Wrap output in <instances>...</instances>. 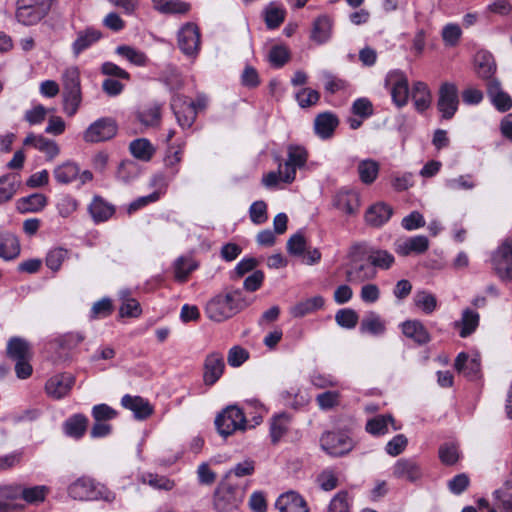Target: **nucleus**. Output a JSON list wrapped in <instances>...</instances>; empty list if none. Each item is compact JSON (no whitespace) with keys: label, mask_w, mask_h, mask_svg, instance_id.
<instances>
[{"label":"nucleus","mask_w":512,"mask_h":512,"mask_svg":"<svg viewBox=\"0 0 512 512\" xmlns=\"http://www.w3.org/2000/svg\"><path fill=\"white\" fill-rule=\"evenodd\" d=\"M153 8L162 14L184 15L187 14L191 5L182 0H152Z\"/></svg>","instance_id":"28"},{"label":"nucleus","mask_w":512,"mask_h":512,"mask_svg":"<svg viewBox=\"0 0 512 512\" xmlns=\"http://www.w3.org/2000/svg\"><path fill=\"white\" fill-rule=\"evenodd\" d=\"M25 146H33L35 149L44 153L47 160H53L60 153L58 144L51 139L45 138L42 135L29 134L24 139Z\"/></svg>","instance_id":"20"},{"label":"nucleus","mask_w":512,"mask_h":512,"mask_svg":"<svg viewBox=\"0 0 512 512\" xmlns=\"http://www.w3.org/2000/svg\"><path fill=\"white\" fill-rule=\"evenodd\" d=\"M364 245L355 244L351 247L350 263L347 265L346 280L352 284H360L376 276V270L370 263H360V255L364 254Z\"/></svg>","instance_id":"3"},{"label":"nucleus","mask_w":512,"mask_h":512,"mask_svg":"<svg viewBox=\"0 0 512 512\" xmlns=\"http://www.w3.org/2000/svg\"><path fill=\"white\" fill-rule=\"evenodd\" d=\"M178 46L187 56H196L200 50V32L194 23L184 24L178 32Z\"/></svg>","instance_id":"12"},{"label":"nucleus","mask_w":512,"mask_h":512,"mask_svg":"<svg viewBox=\"0 0 512 512\" xmlns=\"http://www.w3.org/2000/svg\"><path fill=\"white\" fill-rule=\"evenodd\" d=\"M351 112L353 115L348 117L347 122L352 130H356L364 120L373 115L374 107L368 98H357L352 104Z\"/></svg>","instance_id":"17"},{"label":"nucleus","mask_w":512,"mask_h":512,"mask_svg":"<svg viewBox=\"0 0 512 512\" xmlns=\"http://www.w3.org/2000/svg\"><path fill=\"white\" fill-rule=\"evenodd\" d=\"M332 23L329 17L320 16L313 24L311 39L319 44L325 43L331 34Z\"/></svg>","instance_id":"40"},{"label":"nucleus","mask_w":512,"mask_h":512,"mask_svg":"<svg viewBox=\"0 0 512 512\" xmlns=\"http://www.w3.org/2000/svg\"><path fill=\"white\" fill-rule=\"evenodd\" d=\"M118 125L112 117H101L92 122L83 132V140L87 143L109 141L116 136Z\"/></svg>","instance_id":"8"},{"label":"nucleus","mask_w":512,"mask_h":512,"mask_svg":"<svg viewBox=\"0 0 512 512\" xmlns=\"http://www.w3.org/2000/svg\"><path fill=\"white\" fill-rule=\"evenodd\" d=\"M392 208L385 203H376L370 206L365 213V221L373 227L384 225L392 216Z\"/></svg>","instance_id":"24"},{"label":"nucleus","mask_w":512,"mask_h":512,"mask_svg":"<svg viewBox=\"0 0 512 512\" xmlns=\"http://www.w3.org/2000/svg\"><path fill=\"white\" fill-rule=\"evenodd\" d=\"M138 121L145 127H156L161 121V108L157 104L143 106L136 113Z\"/></svg>","instance_id":"35"},{"label":"nucleus","mask_w":512,"mask_h":512,"mask_svg":"<svg viewBox=\"0 0 512 512\" xmlns=\"http://www.w3.org/2000/svg\"><path fill=\"white\" fill-rule=\"evenodd\" d=\"M319 487L324 491H331L338 486V477L331 469L323 470L316 479Z\"/></svg>","instance_id":"64"},{"label":"nucleus","mask_w":512,"mask_h":512,"mask_svg":"<svg viewBox=\"0 0 512 512\" xmlns=\"http://www.w3.org/2000/svg\"><path fill=\"white\" fill-rule=\"evenodd\" d=\"M393 423L391 415H378L367 422L366 431L374 436L384 435L388 433V425Z\"/></svg>","instance_id":"48"},{"label":"nucleus","mask_w":512,"mask_h":512,"mask_svg":"<svg viewBox=\"0 0 512 512\" xmlns=\"http://www.w3.org/2000/svg\"><path fill=\"white\" fill-rule=\"evenodd\" d=\"M403 334L413 339L418 344H426L430 341V335L424 325L417 320L405 321L401 325Z\"/></svg>","instance_id":"31"},{"label":"nucleus","mask_w":512,"mask_h":512,"mask_svg":"<svg viewBox=\"0 0 512 512\" xmlns=\"http://www.w3.org/2000/svg\"><path fill=\"white\" fill-rule=\"evenodd\" d=\"M324 305V299L321 296H314L304 301L297 303L291 309V314L294 317H303L307 314L317 311Z\"/></svg>","instance_id":"44"},{"label":"nucleus","mask_w":512,"mask_h":512,"mask_svg":"<svg viewBox=\"0 0 512 512\" xmlns=\"http://www.w3.org/2000/svg\"><path fill=\"white\" fill-rule=\"evenodd\" d=\"M128 290L120 291L122 305L119 313L122 317H138L141 314V307L137 300L129 297Z\"/></svg>","instance_id":"51"},{"label":"nucleus","mask_w":512,"mask_h":512,"mask_svg":"<svg viewBox=\"0 0 512 512\" xmlns=\"http://www.w3.org/2000/svg\"><path fill=\"white\" fill-rule=\"evenodd\" d=\"M69 251L62 247L51 249L46 255V266L53 272L60 270L62 263L68 258Z\"/></svg>","instance_id":"54"},{"label":"nucleus","mask_w":512,"mask_h":512,"mask_svg":"<svg viewBox=\"0 0 512 512\" xmlns=\"http://www.w3.org/2000/svg\"><path fill=\"white\" fill-rule=\"evenodd\" d=\"M320 446L327 454L340 457L354 448V441L344 431H328L320 437Z\"/></svg>","instance_id":"7"},{"label":"nucleus","mask_w":512,"mask_h":512,"mask_svg":"<svg viewBox=\"0 0 512 512\" xmlns=\"http://www.w3.org/2000/svg\"><path fill=\"white\" fill-rule=\"evenodd\" d=\"M267 28H278L285 19V10L282 6L272 2L263 11Z\"/></svg>","instance_id":"43"},{"label":"nucleus","mask_w":512,"mask_h":512,"mask_svg":"<svg viewBox=\"0 0 512 512\" xmlns=\"http://www.w3.org/2000/svg\"><path fill=\"white\" fill-rule=\"evenodd\" d=\"M129 151L134 158L148 162L152 159L156 149L148 139L138 138L130 142Z\"/></svg>","instance_id":"32"},{"label":"nucleus","mask_w":512,"mask_h":512,"mask_svg":"<svg viewBox=\"0 0 512 512\" xmlns=\"http://www.w3.org/2000/svg\"><path fill=\"white\" fill-rule=\"evenodd\" d=\"M352 498L345 490L336 493L330 500L326 512H351Z\"/></svg>","instance_id":"49"},{"label":"nucleus","mask_w":512,"mask_h":512,"mask_svg":"<svg viewBox=\"0 0 512 512\" xmlns=\"http://www.w3.org/2000/svg\"><path fill=\"white\" fill-rule=\"evenodd\" d=\"M438 455L444 465L452 466L460 458L459 447L455 443H444L439 447Z\"/></svg>","instance_id":"53"},{"label":"nucleus","mask_w":512,"mask_h":512,"mask_svg":"<svg viewBox=\"0 0 512 512\" xmlns=\"http://www.w3.org/2000/svg\"><path fill=\"white\" fill-rule=\"evenodd\" d=\"M7 354L9 358L14 361L30 359L31 352L29 343L20 337H13L7 344Z\"/></svg>","instance_id":"36"},{"label":"nucleus","mask_w":512,"mask_h":512,"mask_svg":"<svg viewBox=\"0 0 512 512\" xmlns=\"http://www.w3.org/2000/svg\"><path fill=\"white\" fill-rule=\"evenodd\" d=\"M215 425L221 436L228 437L235 432L245 431L247 421L244 412L239 407L232 405L216 417Z\"/></svg>","instance_id":"6"},{"label":"nucleus","mask_w":512,"mask_h":512,"mask_svg":"<svg viewBox=\"0 0 512 512\" xmlns=\"http://www.w3.org/2000/svg\"><path fill=\"white\" fill-rule=\"evenodd\" d=\"M206 98H172L171 108L182 128H190L199 111L206 107Z\"/></svg>","instance_id":"4"},{"label":"nucleus","mask_w":512,"mask_h":512,"mask_svg":"<svg viewBox=\"0 0 512 512\" xmlns=\"http://www.w3.org/2000/svg\"><path fill=\"white\" fill-rule=\"evenodd\" d=\"M414 302L425 314H431L437 307L436 297L427 291H418L415 294Z\"/></svg>","instance_id":"57"},{"label":"nucleus","mask_w":512,"mask_h":512,"mask_svg":"<svg viewBox=\"0 0 512 512\" xmlns=\"http://www.w3.org/2000/svg\"><path fill=\"white\" fill-rule=\"evenodd\" d=\"M340 393L338 391H325L316 397L320 409L330 410L339 404Z\"/></svg>","instance_id":"63"},{"label":"nucleus","mask_w":512,"mask_h":512,"mask_svg":"<svg viewBox=\"0 0 512 512\" xmlns=\"http://www.w3.org/2000/svg\"><path fill=\"white\" fill-rule=\"evenodd\" d=\"M121 404L124 408L131 410L138 420L148 418L153 412L149 402L140 396L126 394L122 397Z\"/></svg>","instance_id":"21"},{"label":"nucleus","mask_w":512,"mask_h":512,"mask_svg":"<svg viewBox=\"0 0 512 512\" xmlns=\"http://www.w3.org/2000/svg\"><path fill=\"white\" fill-rule=\"evenodd\" d=\"M143 483H147L155 489L169 491L174 487V481L170 480L165 476L148 473L142 476Z\"/></svg>","instance_id":"60"},{"label":"nucleus","mask_w":512,"mask_h":512,"mask_svg":"<svg viewBox=\"0 0 512 512\" xmlns=\"http://www.w3.org/2000/svg\"><path fill=\"white\" fill-rule=\"evenodd\" d=\"M47 205V197L41 193H34L21 197L16 201V210L21 214L40 212Z\"/></svg>","instance_id":"27"},{"label":"nucleus","mask_w":512,"mask_h":512,"mask_svg":"<svg viewBox=\"0 0 512 512\" xmlns=\"http://www.w3.org/2000/svg\"><path fill=\"white\" fill-rule=\"evenodd\" d=\"M480 316L476 311L469 308L462 312L461 320L455 322V327H460L459 335L466 338L471 335L479 325Z\"/></svg>","instance_id":"34"},{"label":"nucleus","mask_w":512,"mask_h":512,"mask_svg":"<svg viewBox=\"0 0 512 512\" xmlns=\"http://www.w3.org/2000/svg\"><path fill=\"white\" fill-rule=\"evenodd\" d=\"M275 507L279 512H310L304 498L293 491L280 495Z\"/></svg>","instance_id":"19"},{"label":"nucleus","mask_w":512,"mask_h":512,"mask_svg":"<svg viewBox=\"0 0 512 512\" xmlns=\"http://www.w3.org/2000/svg\"><path fill=\"white\" fill-rule=\"evenodd\" d=\"M357 171L360 180L364 184H372L379 173V163L373 159H364L359 161Z\"/></svg>","instance_id":"42"},{"label":"nucleus","mask_w":512,"mask_h":512,"mask_svg":"<svg viewBox=\"0 0 512 512\" xmlns=\"http://www.w3.org/2000/svg\"><path fill=\"white\" fill-rule=\"evenodd\" d=\"M339 125L338 117L331 112H324L317 115L314 120L315 133L321 139H329L333 136L335 129Z\"/></svg>","instance_id":"22"},{"label":"nucleus","mask_w":512,"mask_h":512,"mask_svg":"<svg viewBox=\"0 0 512 512\" xmlns=\"http://www.w3.org/2000/svg\"><path fill=\"white\" fill-rule=\"evenodd\" d=\"M289 426V416L287 414H280L273 418L270 425V436L274 444L278 443L280 439L286 434Z\"/></svg>","instance_id":"50"},{"label":"nucleus","mask_w":512,"mask_h":512,"mask_svg":"<svg viewBox=\"0 0 512 512\" xmlns=\"http://www.w3.org/2000/svg\"><path fill=\"white\" fill-rule=\"evenodd\" d=\"M20 254L18 238L10 231L0 229V258L9 261Z\"/></svg>","instance_id":"23"},{"label":"nucleus","mask_w":512,"mask_h":512,"mask_svg":"<svg viewBox=\"0 0 512 512\" xmlns=\"http://www.w3.org/2000/svg\"><path fill=\"white\" fill-rule=\"evenodd\" d=\"M441 35L446 46L454 47L458 44L462 31L458 24L449 23L443 27Z\"/></svg>","instance_id":"62"},{"label":"nucleus","mask_w":512,"mask_h":512,"mask_svg":"<svg viewBox=\"0 0 512 512\" xmlns=\"http://www.w3.org/2000/svg\"><path fill=\"white\" fill-rule=\"evenodd\" d=\"M224 369V358L220 353L213 352L207 355L204 361V384L207 386L214 385L222 376Z\"/></svg>","instance_id":"16"},{"label":"nucleus","mask_w":512,"mask_h":512,"mask_svg":"<svg viewBox=\"0 0 512 512\" xmlns=\"http://www.w3.org/2000/svg\"><path fill=\"white\" fill-rule=\"evenodd\" d=\"M102 37L101 31L88 27L85 30L79 31L77 37L72 44V51L75 56H78L84 50L88 49L94 43L99 41Z\"/></svg>","instance_id":"26"},{"label":"nucleus","mask_w":512,"mask_h":512,"mask_svg":"<svg viewBox=\"0 0 512 512\" xmlns=\"http://www.w3.org/2000/svg\"><path fill=\"white\" fill-rule=\"evenodd\" d=\"M308 153L305 148L297 145H289L287 159L282 163L285 169L284 183L290 184L296 178V171L305 166Z\"/></svg>","instance_id":"11"},{"label":"nucleus","mask_w":512,"mask_h":512,"mask_svg":"<svg viewBox=\"0 0 512 512\" xmlns=\"http://www.w3.org/2000/svg\"><path fill=\"white\" fill-rule=\"evenodd\" d=\"M116 53L137 66H143L147 61V57L143 52L128 45L118 46L116 48Z\"/></svg>","instance_id":"55"},{"label":"nucleus","mask_w":512,"mask_h":512,"mask_svg":"<svg viewBox=\"0 0 512 512\" xmlns=\"http://www.w3.org/2000/svg\"><path fill=\"white\" fill-rule=\"evenodd\" d=\"M336 323L345 329H353L358 322V314L349 308L339 310L335 315Z\"/></svg>","instance_id":"61"},{"label":"nucleus","mask_w":512,"mask_h":512,"mask_svg":"<svg viewBox=\"0 0 512 512\" xmlns=\"http://www.w3.org/2000/svg\"><path fill=\"white\" fill-rule=\"evenodd\" d=\"M195 268L196 264L192 259L179 257L174 264L175 278L180 282H184Z\"/></svg>","instance_id":"58"},{"label":"nucleus","mask_w":512,"mask_h":512,"mask_svg":"<svg viewBox=\"0 0 512 512\" xmlns=\"http://www.w3.org/2000/svg\"><path fill=\"white\" fill-rule=\"evenodd\" d=\"M67 494L70 498L77 501L104 500L110 503L115 500L114 492L86 475L71 482L67 487Z\"/></svg>","instance_id":"2"},{"label":"nucleus","mask_w":512,"mask_h":512,"mask_svg":"<svg viewBox=\"0 0 512 512\" xmlns=\"http://www.w3.org/2000/svg\"><path fill=\"white\" fill-rule=\"evenodd\" d=\"M51 8V0H17L16 19L25 26L41 21Z\"/></svg>","instance_id":"5"},{"label":"nucleus","mask_w":512,"mask_h":512,"mask_svg":"<svg viewBox=\"0 0 512 512\" xmlns=\"http://www.w3.org/2000/svg\"><path fill=\"white\" fill-rule=\"evenodd\" d=\"M89 212L95 223H101L112 217L115 208L100 196H95L89 205Z\"/></svg>","instance_id":"29"},{"label":"nucleus","mask_w":512,"mask_h":512,"mask_svg":"<svg viewBox=\"0 0 512 512\" xmlns=\"http://www.w3.org/2000/svg\"><path fill=\"white\" fill-rule=\"evenodd\" d=\"M250 304L251 300L244 296L240 289H235L211 298L205 306V312L212 321L223 322L232 318Z\"/></svg>","instance_id":"1"},{"label":"nucleus","mask_w":512,"mask_h":512,"mask_svg":"<svg viewBox=\"0 0 512 512\" xmlns=\"http://www.w3.org/2000/svg\"><path fill=\"white\" fill-rule=\"evenodd\" d=\"M49 492L50 488L46 485H37L26 488L21 486L20 498L28 504L37 505L45 501Z\"/></svg>","instance_id":"41"},{"label":"nucleus","mask_w":512,"mask_h":512,"mask_svg":"<svg viewBox=\"0 0 512 512\" xmlns=\"http://www.w3.org/2000/svg\"><path fill=\"white\" fill-rule=\"evenodd\" d=\"M475 65L478 74L483 78H489L496 68L492 54L487 51H479L476 54Z\"/></svg>","instance_id":"46"},{"label":"nucleus","mask_w":512,"mask_h":512,"mask_svg":"<svg viewBox=\"0 0 512 512\" xmlns=\"http://www.w3.org/2000/svg\"><path fill=\"white\" fill-rule=\"evenodd\" d=\"M140 175V168L133 160L122 161L118 167L117 178L124 183H129Z\"/></svg>","instance_id":"52"},{"label":"nucleus","mask_w":512,"mask_h":512,"mask_svg":"<svg viewBox=\"0 0 512 512\" xmlns=\"http://www.w3.org/2000/svg\"><path fill=\"white\" fill-rule=\"evenodd\" d=\"M494 269L500 278L512 280V239L506 238L492 257Z\"/></svg>","instance_id":"10"},{"label":"nucleus","mask_w":512,"mask_h":512,"mask_svg":"<svg viewBox=\"0 0 512 512\" xmlns=\"http://www.w3.org/2000/svg\"><path fill=\"white\" fill-rule=\"evenodd\" d=\"M290 59V51L287 46L283 44L273 45L268 53L267 60L274 68L283 67Z\"/></svg>","instance_id":"47"},{"label":"nucleus","mask_w":512,"mask_h":512,"mask_svg":"<svg viewBox=\"0 0 512 512\" xmlns=\"http://www.w3.org/2000/svg\"><path fill=\"white\" fill-rule=\"evenodd\" d=\"M62 85L67 96H81L80 71L78 67L71 66L62 73Z\"/></svg>","instance_id":"30"},{"label":"nucleus","mask_w":512,"mask_h":512,"mask_svg":"<svg viewBox=\"0 0 512 512\" xmlns=\"http://www.w3.org/2000/svg\"><path fill=\"white\" fill-rule=\"evenodd\" d=\"M333 206L346 214H353L359 207L358 194L352 190H340L333 198Z\"/></svg>","instance_id":"25"},{"label":"nucleus","mask_w":512,"mask_h":512,"mask_svg":"<svg viewBox=\"0 0 512 512\" xmlns=\"http://www.w3.org/2000/svg\"><path fill=\"white\" fill-rule=\"evenodd\" d=\"M429 239L424 235L398 238L394 241L393 249L399 256L419 255L429 249Z\"/></svg>","instance_id":"13"},{"label":"nucleus","mask_w":512,"mask_h":512,"mask_svg":"<svg viewBox=\"0 0 512 512\" xmlns=\"http://www.w3.org/2000/svg\"><path fill=\"white\" fill-rule=\"evenodd\" d=\"M242 502L239 490L227 481H222L215 493L213 506L217 512H232Z\"/></svg>","instance_id":"9"},{"label":"nucleus","mask_w":512,"mask_h":512,"mask_svg":"<svg viewBox=\"0 0 512 512\" xmlns=\"http://www.w3.org/2000/svg\"><path fill=\"white\" fill-rule=\"evenodd\" d=\"M384 86L391 96H409L408 78L401 70L389 71L385 77Z\"/></svg>","instance_id":"18"},{"label":"nucleus","mask_w":512,"mask_h":512,"mask_svg":"<svg viewBox=\"0 0 512 512\" xmlns=\"http://www.w3.org/2000/svg\"><path fill=\"white\" fill-rule=\"evenodd\" d=\"M323 86L325 89V92L330 94L335 93H347L349 91V84L343 80L340 79L332 74L326 73L323 75Z\"/></svg>","instance_id":"56"},{"label":"nucleus","mask_w":512,"mask_h":512,"mask_svg":"<svg viewBox=\"0 0 512 512\" xmlns=\"http://www.w3.org/2000/svg\"><path fill=\"white\" fill-rule=\"evenodd\" d=\"M19 180L15 174H6L0 177V205L10 201L16 194Z\"/></svg>","instance_id":"38"},{"label":"nucleus","mask_w":512,"mask_h":512,"mask_svg":"<svg viewBox=\"0 0 512 512\" xmlns=\"http://www.w3.org/2000/svg\"><path fill=\"white\" fill-rule=\"evenodd\" d=\"M359 329L361 333L381 335L385 332L386 326L378 314L370 312L362 319Z\"/></svg>","instance_id":"39"},{"label":"nucleus","mask_w":512,"mask_h":512,"mask_svg":"<svg viewBox=\"0 0 512 512\" xmlns=\"http://www.w3.org/2000/svg\"><path fill=\"white\" fill-rule=\"evenodd\" d=\"M88 419L82 414H76L68 418L64 423L65 433L73 438H81L87 429Z\"/></svg>","instance_id":"37"},{"label":"nucleus","mask_w":512,"mask_h":512,"mask_svg":"<svg viewBox=\"0 0 512 512\" xmlns=\"http://www.w3.org/2000/svg\"><path fill=\"white\" fill-rule=\"evenodd\" d=\"M79 171L75 163L65 162L54 169L53 175L58 183L68 184L78 177Z\"/></svg>","instance_id":"45"},{"label":"nucleus","mask_w":512,"mask_h":512,"mask_svg":"<svg viewBox=\"0 0 512 512\" xmlns=\"http://www.w3.org/2000/svg\"><path fill=\"white\" fill-rule=\"evenodd\" d=\"M393 476L397 479H405L416 482L423 476L420 464L413 458H401L393 466Z\"/></svg>","instance_id":"15"},{"label":"nucleus","mask_w":512,"mask_h":512,"mask_svg":"<svg viewBox=\"0 0 512 512\" xmlns=\"http://www.w3.org/2000/svg\"><path fill=\"white\" fill-rule=\"evenodd\" d=\"M455 369L469 378L477 377L480 372V362L476 358L469 359L468 354L461 352L455 359Z\"/></svg>","instance_id":"33"},{"label":"nucleus","mask_w":512,"mask_h":512,"mask_svg":"<svg viewBox=\"0 0 512 512\" xmlns=\"http://www.w3.org/2000/svg\"><path fill=\"white\" fill-rule=\"evenodd\" d=\"M394 256L386 250H375L369 255L370 265L381 269H388L394 263Z\"/></svg>","instance_id":"59"},{"label":"nucleus","mask_w":512,"mask_h":512,"mask_svg":"<svg viewBox=\"0 0 512 512\" xmlns=\"http://www.w3.org/2000/svg\"><path fill=\"white\" fill-rule=\"evenodd\" d=\"M75 383V377L68 373L50 377L45 384V392L53 399L59 400L67 396Z\"/></svg>","instance_id":"14"}]
</instances>
